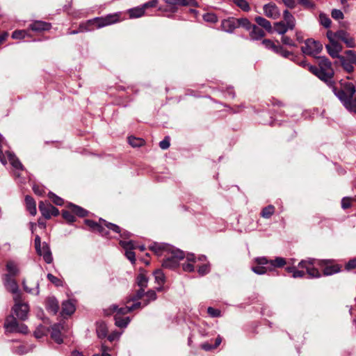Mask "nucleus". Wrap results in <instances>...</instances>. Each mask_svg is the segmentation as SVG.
<instances>
[{"mask_svg": "<svg viewBox=\"0 0 356 356\" xmlns=\"http://www.w3.org/2000/svg\"><path fill=\"white\" fill-rule=\"evenodd\" d=\"M70 208H71L72 213L76 214L79 217H84V216H87V214H88V211L86 209H84L77 205L71 204Z\"/></svg>", "mask_w": 356, "mask_h": 356, "instance_id": "45", "label": "nucleus"}, {"mask_svg": "<svg viewBox=\"0 0 356 356\" xmlns=\"http://www.w3.org/2000/svg\"><path fill=\"white\" fill-rule=\"evenodd\" d=\"M3 284L6 289L13 294L14 301H17L21 298L22 293L19 290V286L10 275H4L3 277Z\"/></svg>", "mask_w": 356, "mask_h": 356, "instance_id": "6", "label": "nucleus"}, {"mask_svg": "<svg viewBox=\"0 0 356 356\" xmlns=\"http://www.w3.org/2000/svg\"><path fill=\"white\" fill-rule=\"evenodd\" d=\"M159 147L162 149H167L170 147V137L165 136V138L159 143Z\"/></svg>", "mask_w": 356, "mask_h": 356, "instance_id": "64", "label": "nucleus"}, {"mask_svg": "<svg viewBox=\"0 0 356 356\" xmlns=\"http://www.w3.org/2000/svg\"><path fill=\"white\" fill-rule=\"evenodd\" d=\"M339 61L344 69L347 72H352L354 70L353 63L348 60L345 56H341L339 57Z\"/></svg>", "mask_w": 356, "mask_h": 356, "instance_id": "35", "label": "nucleus"}, {"mask_svg": "<svg viewBox=\"0 0 356 356\" xmlns=\"http://www.w3.org/2000/svg\"><path fill=\"white\" fill-rule=\"evenodd\" d=\"M147 301L145 305H147L149 302L155 300L156 299V293L154 290H149L145 293Z\"/></svg>", "mask_w": 356, "mask_h": 356, "instance_id": "63", "label": "nucleus"}, {"mask_svg": "<svg viewBox=\"0 0 356 356\" xmlns=\"http://www.w3.org/2000/svg\"><path fill=\"white\" fill-rule=\"evenodd\" d=\"M140 302H138L135 304H133L131 306H124L122 307H119L118 305H112L111 309L114 312H116L115 315L122 316L124 314H126L135 309H137L140 307Z\"/></svg>", "mask_w": 356, "mask_h": 356, "instance_id": "15", "label": "nucleus"}, {"mask_svg": "<svg viewBox=\"0 0 356 356\" xmlns=\"http://www.w3.org/2000/svg\"><path fill=\"white\" fill-rule=\"evenodd\" d=\"M273 31L280 35H284L290 28H288V25L284 22H277L274 24Z\"/></svg>", "mask_w": 356, "mask_h": 356, "instance_id": "30", "label": "nucleus"}, {"mask_svg": "<svg viewBox=\"0 0 356 356\" xmlns=\"http://www.w3.org/2000/svg\"><path fill=\"white\" fill-rule=\"evenodd\" d=\"M155 282L159 285V287L156 288L158 291H161L163 289V284L165 281V275L163 271L160 269L156 270L154 273Z\"/></svg>", "mask_w": 356, "mask_h": 356, "instance_id": "28", "label": "nucleus"}, {"mask_svg": "<svg viewBox=\"0 0 356 356\" xmlns=\"http://www.w3.org/2000/svg\"><path fill=\"white\" fill-rule=\"evenodd\" d=\"M196 268H197V272L200 275H204L209 273L210 271V265L208 262L204 263L202 265L196 264Z\"/></svg>", "mask_w": 356, "mask_h": 356, "instance_id": "46", "label": "nucleus"}, {"mask_svg": "<svg viewBox=\"0 0 356 356\" xmlns=\"http://www.w3.org/2000/svg\"><path fill=\"white\" fill-rule=\"evenodd\" d=\"M63 218L70 223H72L75 221L76 217L72 213V211H63L62 213Z\"/></svg>", "mask_w": 356, "mask_h": 356, "instance_id": "52", "label": "nucleus"}, {"mask_svg": "<svg viewBox=\"0 0 356 356\" xmlns=\"http://www.w3.org/2000/svg\"><path fill=\"white\" fill-rule=\"evenodd\" d=\"M326 264V261L317 260L315 259L309 258L305 260H302L298 266L302 268H305L307 273L310 277H319L321 273L316 268V266H322Z\"/></svg>", "mask_w": 356, "mask_h": 356, "instance_id": "4", "label": "nucleus"}, {"mask_svg": "<svg viewBox=\"0 0 356 356\" xmlns=\"http://www.w3.org/2000/svg\"><path fill=\"white\" fill-rule=\"evenodd\" d=\"M332 90L334 95L340 99L343 105H344V102L348 99L347 93L343 90H338L335 87H332Z\"/></svg>", "mask_w": 356, "mask_h": 356, "instance_id": "41", "label": "nucleus"}, {"mask_svg": "<svg viewBox=\"0 0 356 356\" xmlns=\"http://www.w3.org/2000/svg\"><path fill=\"white\" fill-rule=\"evenodd\" d=\"M234 4L244 12L250 10L249 3L246 0H233Z\"/></svg>", "mask_w": 356, "mask_h": 356, "instance_id": "44", "label": "nucleus"}, {"mask_svg": "<svg viewBox=\"0 0 356 356\" xmlns=\"http://www.w3.org/2000/svg\"><path fill=\"white\" fill-rule=\"evenodd\" d=\"M275 53L280 54L284 58H288L291 55V53L284 49L282 46L278 45Z\"/></svg>", "mask_w": 356, "mask_h": 356, "instance_id": "62", "label": "nucleus"}, {"mask_svg": "<svg viewBox=\"0 0 356 356\" xmlns=\"http://www.w3.org/2000/svg\"><path fill=\"white\" fill-rule=\"evenodd\" d=\"M262 44L268 49L272 50L273 51H275L278 45H276L272 42L270 40L268 39H264L262 41Z\"/></svg>", "mask_w": 356, "mask_h": 356, "instance_id": "56", "label": "nucleus"}, {"mask_svg": "<svg viewBox=\"0 0 356 356\" xmlns=\"http://www.w3.org/2000/svg\"><path fill=\"white\" fill-rule=\"evenodd\" d=\"M46 308L49 312L56 314L59 309L58 300L54 297L48 298L46 302Z\"/></svg>", "mask_w": 356, "mask_h": 356, "instance_id": "23", "label": "nucleus"}, {"mask_svg": "<svg viewBox=\"0 0 356 356\" xmlns=\"http://www.w3.org/2000/svg\"><path fill=\"white\" fill-rule=\"evenodd\" d=\"M25 203L27 211L31 215L35 216L37 213L36 204L33 198L29 195L25 197Z\"/></svg>", "mask_w": 356, "mask_h": 356, "instance_id": "26", "label": "nucleus"}, {"mask_svg": "<svg viewBox=\"0 0 356 356\" xmlns=\"http://www.w3.org/2000/svg\"><path fill=\"white\" fill-rule=\"evenodd\" d=\"M237 21V27L242 26L247 30H250L252 24L250 23L248 18H239L236 19Z\"/></svg>", "mask_w": 356, "mask_h": 356, "instance_id": "47", "label": "nucleus"}, {"mask_svg": "<svg viewBox=\"0 0 356 356\" xmlns=\"http://www.w3.org/2000/svg\"><path fill=\"white\" fill-rule=\"evenodd\" d=\"M120 245L125 250V256L132 263L134 264L136 261V255L134 249L136 248L134 245L133 241H120Z\"/></svg>", "mask_w": 356, "mask_h": 356, "instance_id": "11", "label": "nucleus"}, {"mask_svg": "<svg viewBox=\"0 0 356 356\" xmlns=\"http://www.w3.org/2000/svg\"><path fill=\"white\" fill-rule=\"evenodd\" d=\"M115 324L119 327H126L130 322L129 317H122V316L115 315Z\"/></svg>", "mask_w": 356, "mask_h": 356, "instance_id": "36", "label": "nucleus"}, {"mask_svg": "<svg viewBox=\"0 0 356 356\" xmlns=\"http://www.w3.org/2000/svg\"><path fill=\"white\" fill-rule=\"evenodd\" d=\"M85 223L92 230L98 232L102 236H107L108 234V232L106 230L105 227L115 233L120 232V227L118 225L108 222L103 219H99V222H96L92 220H86Z\"/></svg>", "mask_w": 356, "mask_h": 356, "instance_id": "2", "label": "nucleus"}, {"mask_svg": "<svg viewBox=\"0 0 356 356\" xmlns=\"http://www.w3.org/2000/svg\"><path fill=\"white\" fill-rule=\"evenodd\" d=\"M355 200L354 197H345L341 200V207L343 209H348L351 207L352 202Z\"/></svg>", "mask_w": 356, "mask_h": 356, "instance_id": "50", "label": "nucleus"}, {"mask_svg": "<svg viewBox=\"0 0 356 356\" xmlns=\"http://www.w3.org/2000/svg\"><path fill=\"white\" fill-rule=\"evenodd\" d=\"M222 29L227 33H232L237 28V21L236 18L229 17L223 19L221 22Z\"/></svg>", "mask_w": 356, "mask_h": 356, "instance_id": "18", "label": "nucleus"}, {"mask_svg": "<svg viewBox=\"0 0 356 356\" xmlns=\"http://www.w3.org/2000/svg\"><path fill=\"white\" fill-rule=\"evenodd\" d=\"M18 322L17 319L13 316L8 318L5 323V327L10 332H14L18 326Z\"/></svg>", "mask_w": 356, "mask_h": 356, "instance_id": "31", "label": "nucleus"}, {"mask_svg": "<svg viewBox=\"0 0 356 356\" xmlns=\"http://www.w3.org/2000/svg\"><path fill=\"white\" fill-rule=\"evenodd\" d=\"M51 27L50 23H47L43 21H35L29 25L30 29L33 31H43L49 30Z\"/></svg>", "mask_w": 356, "mask_h": 356, "instance_id": "20", "label": "nucleus"}, {"mask_svg": "<svg viewBox=\"0 0 356 356\" xmlns=\"http://www.w3.org/2000/svg\"><path fill=\"white\" fill-rule=\"evenodd\" d=\"M325 48L327 53L332 58H339V57L341 56L339 55V53L342 51L343 47L338 41L326 44Z\"/></svg>", "mask_w": 356, "mask_h": 356, "instance_id": "14", "label": "nucleus"}, {"mask_svg": "<svg viewBox=\"0 0 356 356\" xmlns=\"http://www.w3.org/2000/svg\"><path fill=\"white\" fill-rule=\"evenodd\" d=\"M6 267L8 272L7 275H10L11 277L17 275L19 273L17 266L13 261H8Z\"/></svg>", "mask_w": 356, "mask_h": 356, "instance_id": "37", "label": "nucleus"}, {"mask_svg": "<svg viewBox=\"0 0 356 356\" xmlns=\"http://www.w3.org/2000/svg\"><path fill=\"white\" fill-rule=\"evenodd\" d=\"M343 106L350 112L356 113V98L348 97L347 101L344 102Z\"/></svg>", "mask_w": 356, "mask_h": 356, "instance_id": "38", "label": "nucleus"}, {"mask_svg": "<svg viewBox=\"0 0 356 356\" xmlns=\"http://www.w3.org/2000/svg\"><path fill=\"white\" fill-rule=\"evenodd\" d=\"M34 285H35V289L29 288V287L26 285V281H25V280H23V282H22V286H23L24 290L26 293H31V294H33V295L38 296V295H39V293H40V289H39V285H40V284H39L38 281H36V282L34 283Z\"/></svg>", "mask_w": 356, "mask_h": 356, "instance_id": "40", "label": "nucleus"}, {"mask_svg": "<svg viewBox=\"0 0 356 356\" xmlns=\"http://www.w3.org/2000/svg\"><path fill=\"white\" fill-rule=\"evenodd\" d=\"M128 141L130 145L134 147H140L143 145L144 140L140 138H136L134 136H129L128 138Z\"/></svg>", "mask_w": 356, "mask_h": 356, "instance_id": "48", "label": "nucleus"}, {"mask_svg": "<svg viewBox=\"0 0 356 356\" xmlns=\"http://www.w3.org/2000/svg\"><path fill=\"white\" fill-rule=\"evenodd\" d=\"M275 207L273 205H268L266 207H264L261 212V216L264 218H270L273 214L275 213Z\"/></svg>", "mask_w": 356, "mask_h": 356, "instance_id": "42", "label": "nucleus"}, {"mask_svg": "<svg viewBox=\"0 0 356 356\" xmlns=\"http://www.w3.org/2000/svg\"><path fill=\"white\" fill-rule=\"evenodd\" d=\"M324 261H326V264L323 266H325V268L323 270V274L325 275H331L339 272L340 267L338 265L328 266L327 264L329 261L327 260Z\"/></svg>", "mask_w": 356, "mask_h": 356, "instance_id": "34", "label": "nucleus"}, {"mask_svg": "<svg viewBox=\"0 0 356 356\" xmlns=\"http://www.w3.org/2000/svg\"><path fill=\"white\" fill-rule=\"evenodd\" d=\"M13 310L19 320L25 321L28 318L29 306L27 303L22 302L21 298L19 300L15 301V305L13 307Z\"/></svg>", "mask_w": 356, "mask_h": 356, "instance_id": "7", "label": "nucleus"}, {"mask_svg": "<svg viewBox=\"0 0 356 356\" xmlns=\"http://www.w3.org/2000/svg\"><path fill=\"white\" fill-rule=\"evenodd\" d=\"M250 30V36L253 40H260L265 36L264 31L256 25H252Z\"/></svg>", "mask_w": 356, "mask_h": 356, "instance_id": "25", "label": "nucleus"}, {"mask_svg": "<svg viewBox=\"0 0 356 356\" xmlns=\"http://www.w3.org/2000/svg\"><path fill=\"white\" fill-rule=\"evenodd\" d=\"M173 247L165 243H160L157 242L153 243L151 245H149V250L154 252L157 256L165 257L166 254H168Z\"/></svg>", "mask_w": 356, "mask_h": 356, "instance_id": "12", "label": "nucleus"}, {"mask_svg": "<svg viewBox=\"0 0 356 356\" xmlns=\"http://www.w3.org/2000/svg\"><path fill=\"white\" fill-rule=\"evenodd\" d=\"M179 6H192V7L197 8V7H199V3L195 0H179Z\"/></svg>", "mask_w": 356, "mask_h": 356, "instance_id": "51", "label": "nucleus"}, {"mask_svg": "<svg viewBox=\"0 0 356 356\" xmlns=\"http://www.w3.org/2000/svg\"><path fill=\"white\" fill-rule=\"evenodd\" d=\"M49 207H51V204L49 203L44 202L42 201L40 202L39 203V210L42 216H44L46 219L50 218V209Z\"/></svg>", "mask_w": 356, "mask_h": 356, "instance_id": "33", "label": "nucleus"}, {"mask_svg": "<svg viewBox=\"0 0 356 356\" xmlns=\"http://www.w3.org/2000/svg\"><path fill=\"white\" fill-rule=\"evenodd\" d=\"M148 280L144 274H139L137 277V284L140 288H146L147 286Z\"/></svg>", "mask_w": 356, "mask_h": 356, "instance_id": "49", "label": "nucleus"}, {"mask_svg": "<svg viewBox=\"0 0 356 356\" xmlns=\"http://www.w3.org/2000/svg\"><path fill=\"white\" fill-rule=\"evenodd\" d=\"M203 19L207 22L216 23L218 21V17L214 13H207L203 15Z\"/></svg>", "mask_w": 356, "mask_h": 356, "instance_id": "54", "label": "nucleus"}, {"mask_svg": "<svg viewBox=\"0 0 356 356\" xmlns=\"http://www.w3.org/2000/svg\"><path fill=\"white\" fill-rule=\"evenodd\" d=\"M75 305L71 300H65L62 303L61 315L70 316L75 312Z\"/></svg>", "mask_w": 356, "mask_h": 356, "instance_id": "22", "label": "nucleus"}, {"mask_svg": "<svg viewBox=\"0 0 356 356\" xmlns=\"http://www.w3.org/2000/svg\"><path fill=\"white\" fill-rule=\"evenodd\" d=\"M268 265L270 268V270L273 267H282L286 264V261L282 257H277L274 260L268 261Z\"/></svg>", "mask_w": 356, "mask_h": 356, "instance_id": "43", "label": "nucleus"}, {"mask_svg": "<svg viewBox=\"0 0 356 356\" xmlns=\"http://www.w3.org/2000/svg\"><path fill=\"white\" fill-rule=\"evenodd\" d=\"M27 35V31L25 30H16L12 33L13 39H23Z\"/></svg>", "mask_w": 356, "mask_h": 356, "instance_id": "59", "label": "nucleus"}, {"mask_svg": "<svg viewBox=\"0 0 356 356\" xmlns=\"http://www.w3.org/2000/svg\"><path fill=\"white\" fill-rule=\"evenodd\" d=\"M283 19L282 22H284L288 25V28H290V30H293L295 28L296 19L288 10H285L283 12Z\"/></svg>", "mask_w": 356, "mask_h": 356, "instance_id": "24", "label": "nucleus"}, {"mask_svg": "<svg viewBox=\"0 0 356 356\" xmlns=\"http://www.w3.org/2000/svg\"><path fill=\"white\" fill-rule=\"evenodd\" d=\"M63 325L60 323L54 324L51 326V337L58 344L63 342L60 330Z\"/></svg>", "mask_w": 356, "mask_h": 356, "instance_id": "19", "label": "nucleus"}, {"mask_svg": "<svg viewBox=\"0 0 356 356\" xmlns=\"http://www.w3.org/2000/svg\"><path fill=\"white\" fill-rule=\"evenodd\" d=\"M127 12L130 18H138L145 14V11L141 6L130 8Z\"/></svg>", "mask_w": 356, "mask_h": 356, "instance_id": "32", "label": "nucleus"}, {"mask_svg": "<svg viewBox=\"0 0 356 356\" xmlns=\"http://www.w3.org/2000/svg\"><path fill=\"white\" fill-rule=\"evenodd\" d=\"M264 13L267 17L277 19L280 15V10L274 3H268L264 6Z\"/></svg>", "mask_w": 356, "mask_h": 356, "instance_id": "17", "label": "nucleus"}, {"mask_svg": "<svg viewBox=\"0 0 356 356\" xmlns=\"http://www.w3.org/2000/svg\"><path fill=\"white\" fill-rule=\"evenodd\" d=\"M320 22L321 24L325 27V28H329L331 25V20L330 19L324 14H321L320 16Z\"/></svg>", "mask_w": 356, "mask_h": 356, "instance_id": "58", "label": "nucleus"}, {"mask_svg": "<svg viewBox=\"0 0 356 356\" xmlns=\"http://www.w3.org/2000/svg\"><path fill=\"white\" fill-rule=\"evenodd\" d=\"M164 257L162 266L165 268L174 269L179 266L180 260L185 257V254L183 251L173 247Z\"/></svg>", "mask_w": 356, "mask_h": 356, "instance_id": "3", "label": "nucleus"}, {"mask_svg": "<svg viewBox=\"0 0 356 356\" xmlns=\"http://www.w3.org/2000/svg\"><path fill=\"white\" fill-rule=\"evenodd\" d=\"M257 266L252 268L254 273L258 275L265 274L268 270H270L268 265V260L266 257H259L255 260Z\"/></svg>", "mask_w": 356, "mask_h": 356, "instance_id": "10", "label": "nucleus"}, {"mask_svg": "<svg viewBox=\"0 0 356 356\" xmlns=\"http://www.w3.org/2000/svg\"><path fill=\"white\" fill-rule=\"evenodd\" d=\"M96 25H97L96 17L89 19V20H87L86 22H81L79 24V31H82V32L92 31L95 29H97Z\"/></svg>", "mask_w": 356, "mask_h": 356, "instance_id": "21", "label": "nucleus"}, {"mask_svg": "<svg viewBox=\"0 0 356 356\" xmlns=\"http://www.w3.org/2000/svg\"><path fill=\"white\" fill-rule=\"evenodd\" d=\"M318 59L319 68L316 66H309V71L321 80L331 84V79L334 75L331 62L325 56L318 57Z\"/></svg>", "mask_w": 356, "mask_h": 356, "instance_id": "1", "label": "nucleus"}, {"mask_svg": "<svg viewBox=\"0 0 356 356\" xmlns=\"http://www.w3.org/2000/svg\"><path fill=\"white\" fill-rule=\"evenodd\" d=\"M185 257H186L187 263L182 264V268L186 272H193L198 261H205L207 259L204 255H201L197 258L192 253H188Z\"/></svg>", "mask_w": 356, "mask_h": 356, "instance_id": "8", "label": "nucleus"}, {"mask_svg": "<svg viewBox=\"0 0 356 356\" xmlns=\"http://www.w3.org/2000/svg\"><path fill=\"white\" fill-rule=\"evenodd\" d=\"M303 54L316 57L323 49L322 44L313 39H307L301 47Z\"/></svg>", "mask_w": 356, "mask_h": 356, "instance_id": "5", "label": "nucleus"}, {"mask_svg": "<svg viewBox=\"0 0 356 356\" xmlns=\"http://www.w3.org/2000/svg\"><path fill=\"white\" fill-rule=\"evenodd\" d=\"M345 89L348 97H353L356 92L355 86L351 83H347Z\"/></svg>", "mask_w": 356, "mask_h": 356, "instance_id": "61", "label": "nucleus"}, {"mask_svg": "<svg viewBox=\"0 0 356 356\" xmlns=\"http://www.w3.org/2000/svg\"><path fill=\"white\" fill-rule=\"evenodd\" d=\"M286 270L293 273V277H302L305 275V272L302 270H296L294 267H288Z\"/></svg>", "mask_w": 356, "mask_h": 356, "instance_id": "57", "label": "nucleus"}, {"mask_svg": "<svg viewBox=\"0 0 356 356\" xmlns=\"http://www.w3.org/2000/svg\"><path fill=\"white\" fill-rule=\"evenodd\" d=\"M346 58L356 65V51L353 50H348L345 51Z\"/></svg>", "mask_w": 356, "mask_h": 356, "instance_id": "60", "label": "nucleus"}, {"mask_svg": "<svg viewBox=\"0 0 356 356\" xmlns=\"http://www.w3.org/2000/svg\"><path fill=\"white\" fill-rule=\"evenodd\" d=\"M255 22L257 24L265 29L268 32L273 33V29L271 26L270 22L267 20L266 19L262 17H255Z\"/></svg>", "mask_w": 356, "mask_h": 356, "instance_id": "29", "label": "nucleus"}, {"mask_svg": "<svg viewBox=\"0 0 356 356\" xmlns=\"http://www.w3.org/2000/svg\"><path fill=\"white\" fill-rule=\"evenodd\" d=\"M48 196L52 200V202L56 205L61 206L64 203V201L62 198H60V197L57 196L56 194L51 192L49 193Z\"/></svg>", "mask_w": 356, "mask_h": 356, "instance_id": "53", "label": "nucleus"}, {"mask_svg": "<svg viewBox=\"0 0 356 356\" xmlns=\"http://www.w3.org/2000/svg\"><path fill=\"white\" fill-rule=\"evenodd\" d=\"M337 39L345 43L347 47L353 48L356 46L355 39L346 31L339 30L336 32Z\"/></svg>", "mask_w": 356, "mask_h": 356, "instance_id": "13", "label": "nucleus"}, {"mask_svg": "<svg viewBox=\"0 0 356 356\" xmlns=\"http://www.w3.org/2000/svg\"><path fill=\"white\" fill-rule=\"evenodd\" d=\"M8 160L12 165V166L16 170H23L24 166L19 160L15 156V154L10 153V152H6Z\"/></svg>", "mask_w": 356, "mask_h": 356, "instance_id": "27", "label": "nucleus"}, {"mask_svg": "<svg viewBox=\"0 0 356 356\" xmlns=\"http://www.w3.org/2000/svg\"><path fill=\"white\" fill-rule=\"evenodd\" d=\"M47 277V279L56 286H60L63 285V281L54 275L49 273Z\"/></svg>", "mask_w": 356, "mask_h": 356, "instance_id": "55", "label": "nucleus"}, {"mask_svg": "<svg viewBox=\"0 0 356 356\" xmlns=\"http://www.w3.org/2000/svg\"><path fill=\"white\" fill-rule=\"evenodd\" d=\"M40 252H36L38 255L42 256L47 264H51L53 261V257L50 248L46 242H43L40 246Z\"/></svg>", "mask_w": 356, "mask_h": 356, "instance_id": "16", "label": "nucleus"}, {"mask_svg": "<svg viewBox=\"0 0 356 356\" xmlns=\"http://www.w3.org/2000/svg\"><path fill=\"white\" fill-rule=\"evenodd\" d=\"M96 331L99 338H105L108 333L106 325L103 322L98 323Z\"/></svg>", "mask_w": 356, "mask_h": 356, "instance_id": "39", "label": "nucleus"}, {"mask_svg": "<svg viewBox=\"0 0 356 356\" xmlns=\"http://www.w3.org/2000/svg\"><path fill=\"white\" fill-rule=\"evenodd\" d=\"M96 27L97 29H100L118 22L120 21V15L118 13L109 14L105 17H96Z\"/></svg>", "mask_w": 356, "mask_h": 356, "instance_id": "9", "label": "nucleus"}]
</instances>
